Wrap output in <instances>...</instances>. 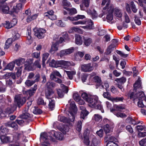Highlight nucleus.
Segmentation results:
<instances>
[{
    "label": "nucleus",
    "mask_w": 146,
    "mask_h": 146,
    "mask_svg": "<svg viewBox=\"0 0 146 146\" xmlns=\"http://www.w3.org/2000/svg\"><path fill=\"white\" fill-rule=\"evenodd\" d=\"M61 87L62 89H58L57 92L58 94V97L61 98L63 97L65 93L68 92V89L67 87L62 84L61 85Z\"/></svg>",
    "instance_id": "7"
},
{
    "label": "nucleus",
    "mask_w": 146,
    "mask_h": 146,
    "mask_svg": "<svg viewBox=\"0 0 146 146\" xmlns=\"http://www.w3.org/2000/svg\"><path fill=\"white\" fill-rule=\"evenodd\" d=\"M32 115L28 113V110L25 109L23 111L22 114L20 115V117L23 119H27L31 117Z\"/></svg>",
    "instance_id": "18"
},
{
    "label": "nucleus",
    "mask_w": 146,
    "mask_h": 146,
    "mask_svg": "<svg viewBox=\"0 0 146 146\" xmlns=\"http://www.w3.org/2000/svg\"><path fill=\"white\" fill-rule=\"evenodd\" d=\"M62 64L65 66V68H66V66H71V63L69 61H65L62 60Z\"/></svg>",
    "instance_id": "53"
},
{
    "label": "nucleus",
    "mask_w": 146,
    "mask_h": 146,
    "mask_svg": "<svg viewBox=\"0 0 146 146\" xmlns=\"http://www.w3.org/2000/svg\"><path fill=\"white\" fill-rule=\"evenodd\" d=\"M74 51L73 47H71L68 49L63 50H61L59 54H57L60 58H62L65 56L70 54L72 53Z\"/></svg>",
    "instance_id": "10"
},
{
    "label": "nucleus",
    "mask_w": 146,
    "mask_h": 146,
    "mask_svg": "<svg viewBox=\"0 0 146 146\" xmlns=\"http://www.w3.org/2000/svg\"><path fill=\"white\" fill-rule=\"evenodd\" d=\"M64 72L66 73L68 77L70 80L72 79L73 76L76 74V72L73 71H68L65 70Z\"/></svg>",
    "instance_id": "33"
},
{
    "label": "nucleus",
    "mask_w": 146,
    "mask_h": 146,
    "mask_svg": "<svg viewBox=\"0 0 146 146\" xmlns=\"http://www.w3.org/2000/svg\"><path fill=\"white\" fill-rule=\"evenodd\" d=\"M8 132L7 129L5 127H4L3 126H1L0 129V134L2 135L4 134H6Z\"/></svg>",
    "instance_id": "52"
},
{
    "label": "nucleus",
    "mask_w": 146,
    "mask_h": 146,
    "mask_svg": "<svg viewBox=\"0 0 146 146\" xmlns=\"http://www.w3.org/2000/svg\"><path fill=\"white\" fill-rule=\"evenodd\" d=\"M13 39L12 38H8L6 41L4 46L5 49H8L11 45Z\"/></svg>",
    "instance_id": "34"
},
{
    "label": "nucleus",
    "mask_w": 146,
    "mask_h": 146,
    "mask_svg": "<svg viewBox=\"0 0 146 146\" xmlns=\"http://www.w3.org/2000/svg\"><path fill=\"white\" fill-rule=\"evenodd\" d=\"M37 85L35 84L34 85L33 88H31L27 92V94H29L30 96L33 95L37 89Z\"/></svg>",
    "instance_id": "24"
},
{
    "label": "nucleus",
    "mask_w": 146,
    "mask_h": 146,
    "mask_svg": "<svg viewBox=\"0 0 146 146\" xmlns=\"http://www.w3.org/2000/svg\"><path fill=\"white\" fill-rule=\"evenodd\" d=\"M73 98L74 99L76 102L78 101L81 98L77 93H75L73 95Z\"/></svg>",
    "instance_id": "59"
},
{
    "label": "nucleus",
    "mask_w": 146,
    "mask_h": 146,
    "mask_svg": "<svg viewBox=\"0 0 146 146\" xmlns=\"http://www.w3.org/2000/svg\"><path fill=\"white\" fill-rule=\"evenodd\" d=\"M75 42L78 45H80L82 44V42L81 39V37L79 35H76V36Z\"/></svg>",
    "instance_id": "38"
},
{
    "label": "nucleus",
    "mask_w": 146,
    "mask_h": 146,
    "mask_svg": "<svg viewBox=\"0 0 146 146\" xmlns=\"http://www.w3.org/2000/svg\"><path fill=\"white\" fill-rule=\"evenodd\" d=\"M3 26L7 29H10L13 27L11 23L9 21H6L3 23Z\"/></svg>",
    "instance_id": "43"
},
{
    "label": "nucleus",
    "mask_w": 146,
    "mask_h": 146,
    "mask_svg": "<svg viewBox=\"0 0 146 146\" xmlns=\"http://www.w3.org/2000/svg\"><path fill=\"white\" fill-rule=\"evenodd\" d=\"M23 7V5L21 3L18 4L16 6L13 7V9L11 11V13L14 12L17 13L22 9Z\"/></svg>",
    "instance_id": "21"
},
{
    "label": "nucleus",
    "mask_w": 146,
    "mask_h": 146,
    "mask_svg": "<svg viewBox=\"0 0 146 146\" xmlns=\"http://www.w3.org/2000/svg\"><path fill=\"white\" fill-rule=\"evenodd\" d=\"M134 88L133 90L136 91L138 88H139L141 86V82L139 81H137L133 85Z\"/></svg>",
    "instance_id": "42"
},
{
    "label": "nucleus",
    "mask_w": 146,
    "mask_h": 146,
    "mask_svg": "<svg viewBox=\"0 0 146 146\" xmlns=\"http://www.w3.org/2000/svg\"><path fill=\"white\" fill-rule=\"evenodd\" d=\"M42 112V110L38 107H35L33 111V113L36 114H41Z\"/></svg>",
    "instance_id": "48"
},
{
    "label": "nucleus",
    "mask_w": 146,
    "mask_h": 146,
    "mask_svg": "<svg viewBox=\"0 0 146 146\" xmlns=\"http://www.w3.org/2000/svg\"><path fill=\"white\" fill-rule=\"evenodd\" d=\"M84 143L86 145H89L90 144L89 139V131L88 130L85 131L84 133Z\"/></svg>",
    "instance_id": "14"
},
{
    "label": "nucleus",
    "mask_w": 146,
    "mask_h": 146,
    "mask_svg": "<svg viewBox=\"0 0 146 146\" xmlns=\"http://www.w3.org/2000/svg\"><path fill=\"white\" fill-rule=\"evenodd\" d=\"M82 124V122L81 121H78L77 124L76 129L79 132H80L81 130Z\"/></svg>",
    "instance_id": "54"
},
{
    "label": "nucleus",
    "mask_w": 146,
    "mask_h": 146,
    "mask_svg": "<svg viewBox=\"0 0 146 146\" xmlns=\"http://www.w3.org/2000/svg\"><path fill=\"white\" fill-rule=\"evenodd\" d=\"M85 22H86L85 24H87L88 25L85 26H82V28L86 30H91L94 29V23L93 21L91 19H88L87 21H85Z\"/></svg>",
    "instance_id": "13"
},
{
    "label": "nucleus",
    "mask_w": 146,
    "mask_h": 146,
    "mask_svg": "<svg viewBox=\"0 0 146 146\" xmlns=\"http://www.w3.org/2000/svg\"><path fill=\"white\" fill-rule=\"evenodd\" d=\"M9 7L7 5H4L2 8V11L3 13H9L10 14H11V11H9Z\"/></svg>",
    "instance_id": "36"
},
{
    "label": "nucleus",
    "mask_w": 146,
    "mask_h": 146,
    "mask_svg": "<svg viewBox=\"0 0 146 146\" xmlns=\"http://www.w3.org/2000/svg\"><path fill=\"white\" fill-rule=\"evenodd\" d=\"M62 37L63 38L66 40L68 41L69 38L68 36V35L67 33L66 32H64L62 33Z\"/></svg>",
    "instance_id": "64"
},
{
    "label": "nucleus",
    "mask_w": 146,
    "mask_h": 146,
    "mask_svg": "<svg viewBox=\"0 0 146 146\" xmlns=\"http://www.w3.org/2000/svg\"><path fill=\"white\" fill-rule=\"evenodd\" d=\"M62 60L59 61H55L54 60H52V61L49 63V65L52 67L57 68L58 67H61V65H62Z\"/></svg>",
    "instance_id": "20"
},
{
    "label": "nucleus",
    "mask_w": 146,
    "mask_h": 146,
    "mask_svg": "<svg viewBox=\"0 0 146 146\" xmlns=\"http://www.w3.org/2000/svg\"><path fill=\"white\" fill-rule=\"evenodd\" d=\"M58 42L53 44L50 52H52L53 51L57 50H58Z\"/></svg>",
    "instance_id": "39"
},
{
    "label": "nucleus",
    "mask_w": 146,
    "mask_h": 146,
    "mask_svg": "<svg viewBox=\"0 0 146 146\" xmlns=\"http://www.w3.org/2000/svg\"><path fill=\"white\" fill-rule=\"evenodd\" d=\"M114 109L111 110V111H113L115 110L117 111H121L122 110L125 109V106L123 105H118L116 104L114 105L113 106Z\"/></svg>",
    "instance_id": "23"
},
{
    "label": "nucleus",
    "mask_w": 146,
    "mask_h": 146,
    "mask_svg": "<svg viewBox=\"0 0 146 146\" xmlns=\"http://www.w3.org/2000/svg\"><path fill=\"white\" fill-rule=\"evenodd\" d=\"M69 117L70 116H68V118L67 119L66 117L64 116H58V119L60 121L63 123H68L70 121H71L69 119Z\"/></svg>",
    "instance_id": "32"
},
{
    "label": "nucleus",
    "mask_w": 146,
    "mask_h": 146,
    "mask_svg": "<svg viewBox=\"0 0 146 146\" xmlns=\"http://www.w3.org/2000/svg\"><path fill=\"white\" fill-rule=\"evenodd\" d=\"M48 106L49 108L51 110H53L55 107V100L54 99H53L49 100Z\"/></svg>",
    "instance_id": "28"
},
{
    "label": "nucleus",
    "mask_w": 146,
    "mask_h": 146,
    "mask_svg": "<svg viewBox=\"0 0 146 146\" xmlns=\"http://www.w3.org/2000/svg\"><path fill=\"white\" fill-rule=\"evenodd\" d=\"M114 7V6L113 5H110L106 10L108 11V13L106 18L108 22H110L113 19V17L112 13L113 11Z\"/></svg>",
    "instance_id": "9"
},
{
    "label": "nucleus",
    "mask_w": 146,
    "mask_h": 146,
    "mask_svg": "<svg viewBox=\"0 0 146 146\" xmlns=\"http://www.w3.org/2000/svg\"><path fill=\"white\" fill-rule=\"evenodd\" d=\"M124 99V98L123 97H117L115 98L112 97L111 99V101L112 102H122Z\"/></svg>",
    "instance_id": "37"
},
{
    "label": "nucleus",
    "mask_w": 146,
    "mask_h": 146,
    "mask_svg": "<svg viewBox=\"0 0 146 146\" xmlns=\"http://www.w3.org/2000/svg\"><path fill=\"white\" fill-rule=\"evenodd\" d=\"M45 94L46 98L48 99H49V100L52 99V98H53L54 97H55V99H56L54 92L50 89H48L46 91Z\"/></svg>",
    "instance_id": "16"
},
{
    "label": "nucleus",
    "mask_w": 146,
    "mask_h": 146,
    "mask_svg": "<svg viewBox=\"0 0 146 146\" xmlns=\"http://www.w3.org/2000/svg\"><path fill=\"white\" fill-rule=\"evenodd\" d=\"M126 80V79L124 77H122L120 78H117L115 80V81L117 82V83L122 84L125 82Z\"/></svg>",
    "instance_id": "49"
},
{
    "label": "nucleus",
    "mask_w": 146,
    "mask_h": 146,
    "mask_svg": "<svg viewBox=\"0 0 146 146\" xmlns=\"http://www.w3.org/2000/svg\"><path fill=\"white\" fill-rule=\"evenodd\" d=\"M113 127V125L112 123H110L109 124H107L104 126V131L106 135L105 139H106V138L110 140H114L115 139L114 137L111 136L110 135L108 134L112 131Z\"/></svg>",
    "instance_id": "3"
},
{
    "label": "nucleus",
    "mask_w": 146,
    "mask_h": 146,
    "mask_svg": "<svg viewBox=\"0 0 146 146\" xmlns=\"http://www.w3.org/2000/svg\"><path fill=\"white\" fill-rule=\"evenodd\" d=\"M25 59L23 58H21L19 59L16 60L15 61V63L18 66H20L22 65L25 62Z\"/></svg>",
    "instance_id": "35"
},
{
    "label": "nucleus",
    "mask_w": 146,
    "mask_h": 146,
    "mask_svg": "<svg viewBox=\"0 0 146 146\" xmlns=\"http://www.w3.org/2000/svg\"><path fill=\"white\" fill-rule=\"evenodd\" d=\"M56 133L54 131H52V132H48V133H44L41 134V139L44 141V143L42 144L41 146H49V141H54V139L52 138V136L55 137L56 138L59 140L62 139V138H59L56 136Z\"/></svg>",
    "instance_id": "1"
},
{
    "label": "nucleus",
    "mask_w": 146,
    "mask_h": 146,
    "mask_svg": "<svg viewBox=\"0 0 146 146\" xmlns=\"http://www.w3.org/2000/svg\"><path fill=\"white\" fill-rule=\"evenodd\" d=\"M114 46L112 45H110L107 49L106 54L108 55L110 54L114 49Z\"/></svg>",
    "instance_id": "44"
},
{
    "label": "nucleus",
    "mask_w": 146,
    "mask_h": 146,
    "mask_svg": "<svg viewBox=\"0 0 146 146\" xmlns=\"http://www.w3.org/2000/svg\"><path fill=\"white\" fill-rule=\"evenodd\" d=\"M72 100L70 99L68 102V103L70 104V107L68 115L70 116L69 119L72 122L74 121L75 119L74 115L76 113L77 111V108L75 103Z\"/></svg>",
    "instance_id": "2"
},
{
    "label": "nucleus",
    "mask_w": 146,
    "mask_h": 146,
    "mask_svg": "<svg viewBox=\"0 0 146 146\" xmlns=\"http://www.w3.org/2000/svg\"><path fill=\"white\" fill-rule=\"evenodd\" d=\"M127 120H128V121L130 123L133 125H136L140 123V121L136 122L131 117H129L127 119Z\"/></svg>",
    "instance_id": "45"
},
{
    "label": "nucleus",
    "mask_w": 146,
    "mask_h": 146,
    "mask_svg": "<svg viewBox=\"0 0 146 146\" xmlns=\"http://www.w3.org/2000/svg\"><path fill=\"white\" fill-rule=\"evenodd\" d=\"M6 85L7 86H8L10 87H12V85H13V82L12 80L11 79L6 80Z\"/></svg>",
    "instance_id": "56"
},
{
    "label": "nucleus",
    "mask_w": 146,
    "mask_h": 146,
    "mask_svg": "<svg viewBox=\"0 0 146 146\" xmlns=\"http://www.w3.org/2000/svg\"><path fill=\"white\" fill-rule=\"evenodd\" d=\"M74 25H84L86 23L85 21L84 20H80L76 22H72Z\"/></svg>",
    "instance_id": "60"
},
{
    "label": "nucleus",
    "mask_w": 146,
    "mask_h": 146,
    "mask_svg": "<svg viewBox=\"0 0 146 146\" xmlns=\"http://www.w3.org/2000/svg\"><path fill=\"white\" fill-rule=\"evenodd\" d=\"M114 13L116 17L120 18L122 17V13L120 9L118 8H116L115 9Z\"/></svg>",
    "instance_id": "26"
},
{
    "label": "nucleus",
    "mask_w": 146,
    "mask_h": 146,
    "mask_svg": "<svg viewBox=\"0 0 146 146\" xmlns=\"http://www.w3.org/2000/svg\"><path fill=\"white\" fill-rule=\"evenodd\" d=\"M34 83L35 81L29 80H27L25 82V84L26 86L29 87L31 86Z\"/></svg>",
    "instance_id": "47"
},
{
    "label": "nucleus",
    "mask_w": 146,
    "mask_h": 146,
    "mask_svg": "<svg viewBox=\"0 0 146 146\" xmlns=\"http://www.w3.org/2000/svg\"><path fill=\"white\" fill-rule=\"evenodd\" d=\"M100 142V141L96 137H94L92 140L91 145L92 146H98Z\"/></svg>",
    "instance_id": "30"
},
{
    "label": "nucleus",
    "mask_w": 146,
    "mask_h": 146,
    "mask_svg": "<svg viewBox=\"0 0 146 146\" xmlns=\"http://www.w3.org/2000/svg\"><path fill=\"white\" fill-rule=\"evenodd\" d=\"M90 96L85 92L83 93L82 94V97L87 102L89 99Z\"/></svg>",
    "instance_id": "58"
},
{
    "label": "nucleus",
    "mask_w": 146,
    "mask_h": 146,
    "mask_svg": "<svg viewBox=\"0 0 146 146\" xmlns=\"http://www.w3.org/2000/svg\"><path fill=\"white\" fill-rule=\"evenodd\" d=\"M87 13L90 15L93 19L96 18L98 15L96 11L93 8L91 7L89 9H87L86 11Z\"/></svg>",
    "instance_id": "17"
},
{
    "label": "nucleus",
    "mask_w": 146,
    "mask_h": 146,
    "mask_svg": "<svg viewBox=\"0 0 146 146\" xmlns=\"http://www.w3.org/2000/svg\"><path fill=\"white\" fill-rule=\"evenodd\" d=\"M38 16V14H35L31 16L29 15L27 17L26 19L27 22L28 23H30L33 20L36 19Z\"/></svg>",
    "instance_id": "29"
},
{
    "label": "nucleus",
    "mask_w": 146,
    "mask_h": 146,
    "mask_svg": "<svg viewBox=\"0 0 146 146\" xmlns=\"http://www.w3.org/2000/svg\"><path fill=\"white\" fill-rule=\"evenodd\" d=\"M115 139L114 140H110L111 141H109L108 142V143L107 144V146H117L116 144V143L113 141H114ZM106 140H107V141H108L109 140H110V139H106Z\"/></svg>",
    "instance_id": "51"
},
{
    "label": "nucleus",
    "mask_w": 146,
    "mask_h": 146,
    "mask_svg": "<svg viewBox=\"0 0 146 146\" xmlns=\"http://www.w3.org/2000/svg\"><path fill=\"white\" fill-rule=\"evenodd\" d=\"M1 141L3 143H5L11 141V138L9 137L2 135L0 137Z\"/></svg>",
    "instance_id": "25"
},
{
    "label": "nucleus",
    "mask_w": 146,
    "mask_h": 146,
    "mask_svg": "<svg viewBox=\"0 0 146 146\" xmlns=\"http://www.w3.org/2000/svg\"><path fill=\"white\" fill-rule=\"evenodd\" d=\"M56 76L60 78L62 77V76L59 72L57 70H54L53 71L50 75V79L54 81L57 83L60 84L62 83L61 80L56 77Z\"/></svg>",
    "instance_id": "5"
},
{
    "label": "nucleus",
    "mask_w": 146,
    "mask_h": 146,
    "mask_svg": "<svg viewBox=\"0 0 146 146\" xmlns=\"http://www.w3.org/2000/svg\"><path fill=\"white\" fill-rule=\"evenodd\" d=\"M102 116L98 114H95L92 117L93 120L97 122H100L102 120Z\"/></svg>",
    "instance_id": "27"
},
{
    "label": "nucleus",
    "mask_w": 146,
    "mask_h": 146,
    "mask_svg": "<svg viewBox=\"0 0 146 146\" xmlns=\"http://www.w3.org/2000/svg\"><path fill=\"white\" fill-rule=\"evenodd\" d=\"M80 108L81 110L80 118L84 119L85 117H86L88 114V112L86 110L85 108L83 106H80Z\"/></svg>",
    "instance_id": "19"
},
{
    "label": "nucleus",
    "mask_w": 146,
    "mask_h": 146,
    "mask_svg": "<svg viewBox=\"0 0 146 146\" xmlns=\"http://www.w3.org/2000/svg\"><path fill=\"white\" fill-rule=\"evenodd\" d=\"M81 68V70L84 72L90 71L93 69V67L90 63L82 65Z\"/></svg>",
    "instance_id": "15"
},
{
    "label": "nucleus",
    "mask_w": 146,
    "mask_h": 146,
    "mask_svg": "<svg viewBox=\"0 0 146 146\" xmlns=\"http://www.w3.org/2000/svg\"><path fill=\"white\" fill-rule=\"evenodd\" d=\"M134 21L135 23L138 25L141 24V21L139 18L136 16H135Z\"/></svg>",
    "instance_id": "61"
},
{
    "label": "nucleus",
    "mask_w": 146,
    "mask_h": 146,
    "mask_svg": "<svg viewBox=\"0 0 146 146\" xmlns=\"http://www.w3.org/2000/svg\"><path fill=\"white\" fill-rule=\"evenodd\" d=\"M40 53L39 52H36L33 53L32 54V55L33 57L36 58H38L40 56Z\"/></svg>",
    "instance_id": "63"
},
{
    "label": "nucleus",
    "mask_w": 146,
    "mask_h": 146,
    "mask_svg": "<svg viewBox=\"0 0 146 146\" xmlns=\"http://www.w3.org/2000/svg\"><path fill=\"white\" fill-rule=\"evenodd\" d=\"M84 43L87 46H89L92 42V39L90 38H84Z\"/></svg>",
    "instance_id": "41"
},
{
    "label": "nucleus",
    "mask_w": 146,
    "mask_h": 146,
    "mask_svg": "<svg viewBox=\"0 0 146 146\" xmlns=\"http://www.w3.org/2000/svg\"><path fill=\"white\" fill-rule=\"evenodd\" d=\"M116 52L117 54H119L123 58H125L128 56L127 54H125L120 50H117Z\"/></svg>",
    "instance_id": "62"
},
{
    "label": "nucleus",
    "mask_w": 146,
    "mask_h": 146,
    "mask_svg": "<svg viewBox=\"0 0 146 146\" xmlns=\"http://www.w3.org/2000/svg\"><path fill=\"white\" fill-rule=\"evenodd\" d=\"M37 103L38 105H45L46 103L45 102L44 100L41 98H39L37 100Z\"/></svg>",
    "instance_id": "50"
},
{
    "label": "nucleus",
    "mask_w": 146,
    "mask_h": 146,
    "mask_svg": "<svg viewBox=\"0 0 146 146\" xmlns=\"http://www.w3.org/2000/svg\"><path fill=\"white\" fill-rule=\"evenodd\" d=\"M15 102L18 107L20 108L25 102L26 99L21 94H19L15 96Z\"/></svg>",
    "instance_id": "4"
},
{
    "label": "nucleus",
    "mask_w": 146,
    "mask_h": 146,
    "mask_svg": "<svg viewBox=\"0 0 146 146\" xmlns=\"http://www.w3.org/2000/svg\"><path fill=\"white\" fill-rule=\"evenodd\" d=\"M136 98H138L139 100L140 98H143L145 96V94L143 92H139V93L136 94Z\"/></svg>",
    "instance_id": "57"
},
{
    "label": "nucleus",
    "mask_w": 146,
    "mask_h": 146,
    "mask_svg": "<svg viewBox=\"0 0 146 146\" xmlns=\"http://www.w3.org/2000/svg\"><path fill=\"white\" fill-rule=\"evenodd\" d=\"M98 97L96 96H90L87 101L89 106L92 108L94 107L98 102Z\"/></svg>",
    "instance_id": "6"
},
{
    "label": "nucleus",
    "mask_w": 146,
    "mask_h": 146,
    "mask_svg": "<svg viewBox=\"0 0 146 146\" xmlns=\"http://www.w3.org/2000/svg\"><path fill=\"white\" fill-rule=\"evenodd\" d=\"M95 81L99 84V86H101L102 88H104L103 85L101 82V80L100 77L97 76H96L94 77Z\"/></svg>",
    "instance_id": "40"
},
{
    "label": "nucleus",
    "mask_w": 146,
    "mask_h": 146,
    "mask_svg": "<svg viewBox=\"0 0 146 146\" xmlns=\"http://www.w3.org/2000/svg\"><path fill=\"white\" fill-rule=\"evenodd\" d=\"M54 11L52 10H50L44 14L45 17H48L49 19L54 20L56 19V16L54 14Z\"/></svg>",
    "instance_id": "12"
},
{
    "label": "nucleus",
    "mask_w": 146,
    "mask_h": 146,
    "mask_svg": "<svg viewBox=\"0 0 146 146\" xmlns=\"http://www.w3.org/2000/svg\"><path fill=\"white\" fill-rule=\"evenodd\" d=\"M15 62H12L9 63L6 66L4 70L6 69H8L10 70H13L15 66Z\"/></svg>",
    "instance_id": "31"
},
{
    "label": "nucleus",
    "mask_w": 146,
    "mask_h": 146,
    "mask_svg": "<svg viewBox=\"0 0 146 146\" xmlns=\"http://www.w3.org/2000/svg\"><path fill=\"white\" fill-rule=\"evenodd\" d=\"M40 58H39L38 60L35 61L34 63V65L38 68H40L41 66L40 64Z\"/></svg>",
    "instance_id": "55"
},
{
    "label": "nucleus",
    "mask_w": 146,
    "mask_h": 146,
    "mask_svg": "<svg viewBox=\"0 0 146 146\" xmlns=\"http://www.w3.org/2000/svg\"><path fill=\"white\" fill-rule=\"evenodd\" d=\"M33 59H30L27 60L25 63V69L28 70H33L35 69L34 66L32 65Z\"/></svg>",
    "instance_id": "11"
},
{
    "label": "nucleus",
    "mask_w": 146,
    "mask_h": 146,
    "mask_svg": "<svg viewBox=\"0 0 146 146\" xmlns=\"http://www.w3.org/2000/svg\"><path fill=\"white\" fill-rule=\"evenodd\" d=\"M110 0H103L102 1L101 5L102 6H103L106 4V6L103 8L102 12H103L104 14H105L106 13L105 10L107 9L108 8V5H110Z\"/></svg>",
    "instance_id": "22"
},
{
    "label": "nucleus",
    "mask_w": 146,
    "mask_h": 146,
    "mask_svg": "<svg viewBox=\"0 0 146 146\" xmlns=\"http://www.w3.org/2000/svg\"><path fill=\"white\" fill-rule=\"evenodd\" d=\"M34 30L35 36L38 38L41 39L44 37V33L46 31L45 29L43 28H35Z\"/></svg>",
    "instance_id": "8"
},
{
    "label": "nucleus",
    "mask_w": 146,
    "mask_h": 146,
    "mask_svg": "<svg viewBox=\"0 0 146 146\" xmlns=\"http://www.w3.org/2000/svg\"><path fill=\"white\" fill-rule=\"evenodd\" d=\"M49 55V54L47 52H45L43 54L42 57V63L43 64H44L45 61L47 60Z\"/></svg>",
    "instance_id": "46"
}]
</instances>
